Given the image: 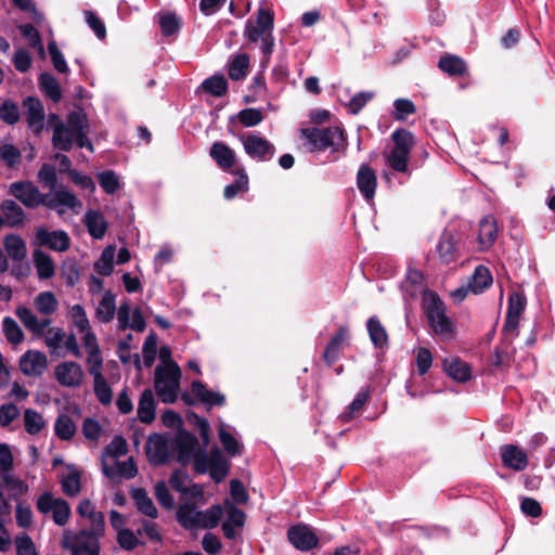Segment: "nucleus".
<instances>
[{"label": "nucleus", "mask_w": 555, "mask_h": 555, "mask_svg": "<svg viewBox=\"0 0 555 555\" xmlns=\"http://www.w3.org/2000/svg\"><path fill=\"white\" fill-rule=\"evenodd\" d=\"M103 474L108 478H114L117 474L127 479H132L138 475V467L132 457H129L127 461L117 462L116 469L112 466L103 464Z\"/></svg>", "instance_id": "34"}, {"label": "nucleus", "mask_w": 555, "mask_h": 555, "mask_svg": "<svg viewBox=\"0 0 555 555\" xmlns=\"http://www.w3.org/2000/svg\"><path fill=\"white\" fill-rule=\"evenodd\" d=\"M55 435L64 441L70 440L76 434V425L67 414H61L54 424Z\"/></svg>", "instance_id": "47"}, {"label": "nucleus", "mask_w": 555, "mask_h": 555, "mask_svg": "<svg viewBox=\"0 0 555 555\" xmlns=\"http://www.w3.org/2000/svg\"><path fill=\"white\" fill-rule=\"evenodd\" d=\"M197 449L201 447L196 436L183 428L178 429L173 439V450L177 451V461L182 466H186L191 462Z\"/></svg>", "instance_id": "10"}, {"label": "nucleus", "mask_w": 555, "mask_h": 555, "mask_svg": "<svg viewBox=\"0 0 555 555\" xmlns=\"http://www.w3.org/2000/svg\"><path fill=\"white\" fill-rule=\"evenodd\" d=\"M230 472V463L224 457L222 451L217 447L211 448V465L209 469L210 478L219 483L224 480Z\"/></svg>", "instance_id": "26"}, {"label": "nucleus", "mask_w": 555, "mask_h": 555, "mask_svg": "<svg viewBox=\"0 0 555 555\" xmlns=\"http://www.w3.org/2000/svg\"><path fill=\"white\" fill-rule=\"evenodd\" d=\"M0 158L8 167L13 168L21 163L22 154L13 144L4 143L0 145Z\"/></svg>", "instance_id": "63"}, {"label": "nucleus", "mask_w": 555, "mask_h": 555, "mask_svg": "<svg viewBox=\"0 0 555 555\" xmlns=\"http://www.w3.org/2000/svg\"><path fill=\"white\" fill-rule=\"evenodd\" d=\"M192 459L193 468L197 475H204L209 472L211 465V450L207 453L205 448L197 449V452Z\"/></svg>", "instance_id": "56"}, {"label": "nucleus", "mask_w": 555, "mask_h": 555, "mask_svg": "<svg viewBox=\"0 0 555 555\" xmlns=\"http://www.w3.org/2000/svg\"><path fill=\"white\" fill-rule=\"evenodd\" d=\"M48 51L55 70H57L61 74H67L69 72V68L55 40H51L48 42Z\"/></svg>", "instance_id": "61"}, {"label": "nucleus", "mask_w": 555, "mask_h": 555, "mask_svg": "<svg viewBox=\"0 0 555 555\" xmlns=\"http://www.w3.org/2000/svg\"><path fill=\"white\" fill-rule=\"evenodd\" d=\"M38 83L40 90L53 102L57 103L62 99L61 86L55 79V77L48 73L43 72L39 75Z\"/></svg>", "instance_id": "35"}, {"label": "nucleus", "mask_w": 555, "mask_h": 555, "mask_svg": "<svg viewBox=\"0 0 555 555\" xmlns=\"http://www.w3.org/2000/svg\"><path fill=\"white\" fill-rule=\"evenodd\" d=\"M23 106L26 109V119L28 127L36 133L43 129L44 109L41 101L35 96H26L23 100Z\"/></svg>", "instance_id": "18"}, {"label": "nucleus", "mask_w": 555, "mask_h": 555, "mask_svg": "<svg viewBox=\"0 0 555 555\" xmlns=\"http://www.w3.org/2000/svg\"><path fill=\"white\" fill-rule=\"evenodd\" d=\"M299 132L309 152H324L327 149L338 152L346 144L344 130L339 127H308L301 128Z\"/></svg>", "instance_id": "2"}, {"label": "nucleus", "mask_w": 555, "mask_h": 555, "mask_svg": "<svg viewBox=\"0 0 555 555\" xmlns=\"http://www.w3.org/2000/svg\"><path fill=\"white\" fill-rule=\"evenodd\" d=\"M20 107L14 101L7 99L0 104V120L9 126L20 121Z\"/></svg>", "instance_id": "51"}, {"label": "nucleus", "mask_w": 555, "mask_h": 555, "mask_svg": "<svg viewBox=\"0 0 555 555\" xmlns=\"http://www.w3.org/2000/svg\"><path fill=\"white\" fill-rule=\"evenodd\" d=\"M393 146L386 155V165L399 173L408 172L411 151L414 146L413 133L404 128H398L391 133Z\"/></svg>", "instance_id": "5"}, {"label": "nucleus", "mask_w": 555, "mask_h": 555, "mask_svg": "<svg viewBox=\"0 0 555 555\" xmlns=\"http://www.w3.org/2000/svg\"><path fill=\"white\" fill-rule=\"evenodd\" d=\"M21 34L28 39L29 46L38 50L41 56L44 55V48L39 31L33 24H23L20 26Z\"/></svg>", "instance_id": "55"}, {"label": "nucleus", "mask_w": 555, "mask_h": 555, "mask_svg": "<svg viewBox=\"0 0 555 555\" xmlns=\"http://www.w3.org/2000/svg\"><path fill=\"white\" fill-rule=\"evenodd\" d=\"M245 153L257 162H268L275 154V146L264 137L248 133L241 137Z\"/></svg>", "instance_id": "8"}, {"label": "nucleus", "mask_w": 555, "mask_h": 555, "mask_svg": "<svg viewBox=\"0 0 555 555\" xmlns=\"http://www.w3.org/2000/svg\"><path fill=\"white\" fill-rule=\"evenodd\" d=\"M4 249L8 257L12 260L11 274L13 278H27L30 272V266L26 261V244L24 240L15 234L7 235L4 238Z\"/></svg>", "instance_id": "7"}, {"label": "nucleus", "mask_w": 555, "mask_h": 555, "mask_svg": "<svg viewBox=\"0 0 555 555\" xmlns=\"http://www.w3.org/2000/svg\"><path fill=\"white\" fill-rule=\"evenodd\" d=\"M0 208L10 227H18L24 223L26 219L25 211L16 202L12 199H4L1 203Z\"/></svg>", "instance_id": "36"}, {"label": "nucleus", "mask_w": 555, "mask_h": 555, "mask_svg": "<svg viewBox=\"0 0 555 555\" xmlns=\"http://www.w3.org/2000/svg\"><path fill=\"white\" fill-rule=\"evenodd\" d=\"M93 390L101 404L108 405L112 403L113 391L103 374L93 377Z\"/></svg>", "instance_id": "49"}, {"label": "nucleus", "mask_w": 555, "mask_h": 555, "mask_svg": "<svg viewBox=\"0 0 555 555\" xmlns=\"http://www.w3.org/2000/svg\"><path fill=\"white\" fill-rule=\"evenodd\" d=\"M115 311V296L108 291L104 294L96 308V318L103 323H108L113 320Z\"/></svg>", "instance_id": "44"}, {"label": "nucleus", "mask_w": 555, "mask_h": 555, "mask_svg": "<svg viewBox=\"0 0 555 555\" xmlns=\"http://www.w3.org/2000/svg\"><path fill=\"white\" fill-rule=\"evenodd\" d=\"M370 399V390H361L357 393L356 398L346 408V410L339 415V420L341 423H349L356 413H359L363 410L365 403Z\"/></svg>", "instance_id": "41"}, {"label": "nucleus", "mask_w": 555, "mask_h": 555, "mask_svg": "<svg viewBox=\"0 0 555 555\" xmlns=\"http://www.w3.org/2000/svg\"><path fill=\"white\" fill-rule=\"evenodd\" d=\"M159 26L164 37H170L179 31L182 21L173 12H166L159 15Z\"/></svg>", "instance_id": "48"}, {"label": "nucleus", "mask_w": 555, "mask_h": 555, "mask_svg": "<svg viewBox=\"0 0 555 555\" xmlns=\"http://www.w3.org/2000/svg\"><path fill=\"white\" fill-rule=\"evenodd\" d=\"M16 555H38L33 539L27 533H21L15 538Z\"/></svg>", "instance_id": "64"}, {"label": "nucleus", "mask_w": 555, "mask_h": 555, "mask_svg": "<svg viewBox=\"0 0 555 555\" xmlns=\"http://www.w3.org/2000/svg\"><path fill=\"white\" fill-rule=\"evenodd\" d=\"M9 194L25 207L35 209L42 203L39 189L31 181H15L9 188Z\"/></svg>", "instance_id": "12"}, {"label": "nucleus", "mask_w": 555, "mask_h": 555, "mask_svg": "<svg viewBox=\"0 0 555 555\" xmlns=\"http://www.w3.org/2000/svg\"><path fill=\"white\" fill-rule=\"evenodd\" d=\"M236 177L235 181L225 185L223 196L225 199H233L238 193L247 192L249 189V178L243 167L231 170Z\"/></svg>", "instance_id": "32"}, {"label": "nucleus", "mask_w": 555, "mask_h": 555, "mask_svg": "<svg viewBox=\"0 0 555 555\" xmlns=\"http://www.w3.org/2000/svg\"><path fill=\"white\" fill-rule=\"evenodd\" d=\"M186 418L191 425L197 427L203 439L204 447H206L210 440V425L208 421L193 411H189L186 413Z\"/></svg>", "instance_id": "54"}, {"label": "nucleus", "mask_w": 555, "mask_h": 555, "mask_svg": "<svg viewBox=\"0 0 555 555\" xmlns=\"http://www.w3.org/2000/svg\"><path fill=\"white\" fill-rule=\"evenodd\" d=\"M236 118L244 127H255L263 120L264 116L259 108H244L238 112Z\"/></svg>", "instance_id": "59"}, {"label": "nucleus", "mask_w": 555, "mask_h": 555, "mask_svg": "<svg viewBox=\"0 0 555 555\" xmlns=\"http://www.w3.org/2000/svg\"><path fill=\"white\" fill-rule=\"evenodd\" d=\"M443 369L448 376L459 383H465L472 377L470 366L459 358L452 359L451 361L444 360Z\"/></svg>", "instance_id": "31"}, {"label": "nucleus", "mask_w": 555, "mask_h": 555, "mask_svg": "<svg viewBox=\"0 0 555 555\" xmlns=\"http://www.w3.org/2000/svg\"><path fill=\"white\" fill-rule=\"evenodd\" d=\"M438 67L450 77H463L467 73V65L465 61L453 54H444L440 56Z\"/></svg>", "instance_id": "28"}, {"label": "nucleus", "mask_w": 555, "mask_h": 555, "mask_svg": "<svg viewBox=\"0 0 555 555\" xmlns=\"http://www.w3.org/2000/svg\"><path fill=\"white\" fill-rule=\"evenodd\" d=\"M130 496L139 513L153 519L158 517V511L144 488H132Z\"/></svg>", "instance_id": "27"}, {"label": "nucleus", "mask_w": 555, "mask_h": 555, "mask_svg": "<svg viewBox=\"0 0 555 555\" xmlns=\"http://www.w3.org/2000/svg\"><path fill=\"white\" fill-rule=\"evenodd\" d=\"M35 243L54 251H65L70 247V237L63 230L49 231L46 228H37Z\"/></svg>", "instance_id": "11"}, {"label": "nucleus", "mask_w": 555, "mask_h": 555, "mask_svg": "<svg viewBox=\"0 0 555 555\" xmlns=\"http://www.w3.org/2000/svg\"><path fill=\"white\" fill-rule=\"evenodd\" d=\"M249 56L246 53L237 54L229 64V77L238 81L244 79L248 74Z\"/></svg>", "instance_id": "42"}, {"label": "nucleus", "mask_w": 555, "mask_h": 555, "mask_svg": "<svg viewBox=\"0 0 555 555\" xmlns=\"http://www.w3.org/2000/svg\"><path fill=\"white\" fill-rule=\"evenodd\" d=\"M51 513L53 521L57 526H65L69 520L72 512L69 504L64 499L57 498L55 506Z\"/></svg>", "instance_id": "62"}, {"label": "nucleus", "mask_w": 555, "mask_h": 555, "mask_svg": "<svg viewBox=\"0 0 555 555\" xmlns=\"http://www.w3.org/2000/svg\"><path fill=\"white\" fill-rule=\"evenodd\" d=\"M70 468V466H68ZM73 470L61 479L62 491L67 496H76L81 491V474L74 466Z\"/></svg>", "instance_id": "46"}, {"label": "nucleus", "mask_w": 555, "mask_h": 555, "mask_svg": "<svg viewBox=\"0 0 555 555\" xmlns=\"http://www.w3.org/2000/svg\"><path fill=\"white\" fill-rule=\"evenodd\" d=\"M357 186L366 201H372L377 188V177L369 164H362L357 172Z\"/></svg>", "instance_id": "20"}, {"label": "nucleus", "mask_w": 555, "mask_h": 555, "mask_svg": "<svg viewBox=\"0 0 555 555\" xmlns=\"http://www.w3.org/2000/svg\"><path fill=\"white\" fill-rule=\"evenodd\" d=\"M55 378L64 387H78L82 382L83 371L80 364L65 361L55 367Z\"/></svg>", "instance_id": "14"}, {"label": "nucleus", "mask_w": 555, "mask_h": 555, "mask_svg": "<svg viewBox=\"0 0 555 555\" xmlns=\"http://www.w3.org/2000/svg\"><path fill=\"white\" fill-rule=\"evenodd\" d=\"M24 426L27 434L37 435L43 429L46 422L36 410L26 409L24 411Z\"/></svg>", "instance_id": "50"}, {"label": "nucleus", "mask_w": 555, "mask_h": 555, "mask_svg": "<svg viewBox=\"0 0 555 555\" xmlns=\"http://www.w3.org/2000/svg\"><path fill=\"white\" fill-rule=\"evenodd\" d=\"M100 186L109 195L115 194L120 189V181L114 170H104L98 175Z\"/></svg>", "instance_id": "52"}, {"label": "nucleus", "mask_w": 555, "mask_h": 555, "mask_svg": "<svg viewBox=\"0 0 555 555\" xmlns=\"http://www.w3.org/2000/svg\"><path fill=\"white\" fill-rule=\"evenodd\" d=\"M222 515L223 509L220 504H215L206 511H196L194 504L184 503L178 507L176 517L185 530H194L197 528H216Z\"/></svg>", "instance_id": "3"}, {"label": "nucleus", "mask_w": 555, "mask_h": 555, "mask_svg": "<svg viewBox=\"0 0 555 555\" xmlns=\"http://www.w3.org/2000/svg\"><path fill=\"white\" fill-rule=\"evenodd\" d=\"M367 332L372 344L375 348H384L388 346V334L376 317H371L367 322Z\"/></svg>", "instance_id": "39"}, {"label": "nucleus", "mask_w": 555, "mask_h": 555, "mask_svg": "<svg viewBox=\"0 0 555 555\" xmlns=\"http://www.w3.org/2000/svg\"><path fill=\"white\" fill-rule=\"evenodd\" d=\"M34 266L37 270L38 278H53L55 267L52 258L41 249H35L33 253Z\"/></svg>", "instance_id": "37"}, {"label": "nucleus", "mask_w": 555, "mask_h": 555, "mask_svg": "<svg viewBox=\"0 0 555 555\" xmlns=\"http://www.w3.org/2000/svg\"><path fill=\"white\" fill-rule=\"evenodd\" d=\"M422 309L434 333L443 337H451L455 333L454 325L447 315L446 304L438 293L425 288L422 292Z\"/></svg>", "instance_id": "1"}, {"label": "nucleus", "mask_w": 555, "mask_h": 555, "mask_svg": "<svg viewBox=\"0 0 555 555\" xmlns=\"http://www.w3.org/2000/svg\"><path fill=\"white\" fill-rule=\"evenodd\" d=\"M16 315L21 322L35 334L41 335L44 328L50 324V320L39 321L34 312L27 307H18Z\"/></svg>", "instance_id": "33"}, {"label": "nucleus", "mask_w": 555, "mask_h": 555, "mask_svg": "<svg viewBox=\"0 0 555 555\" xmlns=\"http://www.w3.org/2000/svg\"><path fill=\"white\" fill-rule=\"evenodd\" d=\"M85 224L89 234L96 240L102 238L107 231V222L99 210H88L85 216Z\"/></svg>", "instance_id": "30"}, {"label": "nucleus", "mask_w": 555, "mask_h": 555, "mask_svg": "<svg viewBox=\"0 0 555 555\" xmlns=\"http://www.w3.org/2000/svg\"><path fill=\"white\" fill-rule=\"evenodd\" d=\"M155 400L151 389H145L140 396L138 404V418L143 424H151L155 420Z\"/></svg>", "instance_id": "29"}, {"label": "nucleus", "mask_w": 555, "mask_h": 555, "mask_svg": "<svg viewBox=\"0 0 555 555\" xmlns=\"http://www.w3.org/2000/svg\"><path fill=\"white\" fill-rule=\"evenodd\" d=\"M116 540L118 545L125 551H133L137 546L144 544L137 538V534L128 528L120 529Z\"/></svg>", "instance_id": "60"}, {"label": "nucleus", "mask_w": 555, "mask_h": 555, "mask_svg": "<svg viewBox=\"0 0 555 555\" xmlns=\"http://www.w3.org/2000/svg\"><path fill=\"white\" fill-rule=\"evenodd\" d=\"M244 34L251 42H257L259 39H261L262 42L260 49L263 54V61L269 62L275 46L273 35L262 30V28L255 25L251 20L247 21Z\"/></svg>", "instance_id": "15"}, {"label": "nucleus", "mask_w": 555, "mask_h": 555, "mask_svg": "<svg viewBox=\"0 0 555 555\" xmlns=\"http://www.w3.org/2000/svg\"><path fill=\"white\" fill-rule=\"evenodd\" d=\"M209 156L216 162L218 167L223 171L233 170L236 157L235 152L223 142H214L209 150Z\"/></svg>", "instance_id": "22"}, {"label": "nucleus", "mask_w": 555, "mask_h": 555, "mask_svg": "<svg viewBox=\"0 0 555 555\" xmlns=\"http://www.w3.org/2000/svg\"><path fill=\"white\" fill-rule=\"evenodd\" d=\"M501 459L505 467L516 472H522L528 465L526 452L515 444H505L501 448Z\"/></svg>", "instance_id": "21"}, {"label": "nucleus", "mask_w": 555, "mask_h": 555, "mask_svg": "<svg viewBox=\"0 0 555 555\" xmlns=\"http://www.w3.org/2000/svg\"><path fill=\"white\" fill-rule=\"evenodd\" d=\"M36 308L40 313L51 314L57 308L55 296L50 292L40 293L35 300Z\"/></svg>", "instance_id": "57"}, {"label": "nucleus", "mask_w": 555, "mask_h": 555, "mask_svg": "<svg viewBox=\"0 0 555 555\" xmlns=\"http://www.w3.org/2000/svg\"><path fill=\"white\" fill-rule=\"evenodd\" d=\"M219 440L228 455L234 457L243 453L244 447L237 439L227 430L225 424L221 423L218 429Z\"/></svg>", "instance_id": "40"}, {"label": "nucleus", "mask_w": 555, "mask_h": 555, "mask_svg": "<svg viewBox=\"0 0 555 555\" xmlns=\"http://www.w3.org/2000/svg\"><path fill=\"white\" fill-rule=\"evenodd\" d=\"M146 453L149 461L154 466L164 465L169 459V446L165 437L154 434L149 437Z\"/></svg>", "instance_id": "17"}, {"label": "nucleus", "mask_w": 555, "mask_h": 555, "mask_svg": "<svg viewBox=\"0 0 555 555\" xmlns=\"http://www.w3.org/2000/svg\"><path fill=\"white\" fill-rule=\"evenodd\" d=\"M191 391L196 399L208 408L223 406L225 404V396L219 391L209 390L201 380H193Z\"/></svg>", "instance_id": "23"}, {"label": "nucleus", "mask_w": 555, "mask_h": 555, "mask_svg": "<svg viewBox=\"0 0 555 555\" xmlns=\"http://www.w3.org/2000/svg\"><path fill=\"white\" fill-rule=\"evenodd\" d=\"M201 89L215 98H221L228 92V81L222 74H215L202 82Z\"/></svg>", "instance_id": "38"}, {"label": "nucleus", "mask_w": 555, "mask_h": 555, "mask_svg": "<svg viewBox=\"0 0 555 555\" xmlns=\"http://www.w3.org/2000/svg\"><path fill=\"white\" fill-rule=\"evenodd\" d=\"M142 352L144 365L151 367L154 364L157 352V335L154 332L150 333L145 338Z\"/></svg>", "instance_id": "58"}, {"label": "nucleus", "mask_w": 555, "mask_h": 555, "mask_svg": "<svg viewBox=\"0 0 555 555\" xmlns=\"http://www.w3.org/2000/svg\"><path fill=\"white\" fill-rule=\"evenodd\" d=\"M48 364L47 357L40 351H27L20 360V367L26 376H39Z\"/></svg>", "instance_id": "19"}, {"label": "nucleus", "mask_w": 555, "mask_h": 555, "mask_svg": "<svg viewBox=\"0 0 555 555\" xmlns=\"http://www.w3.org/2000/svg\"><path fill=\"white\" fill-rule=\"evenodd\" d=\"M348 336V328L345 325L339 326L335 335L331 338L323 352V360L332 366L340 357L343 345Z\"/></svg>", "instance_id": "24"}, {"label": "nucleus", "mask_w": 555, "mask_h": 555, "mask_svg": "<svg viewBox=\"0 0 555 555\" xmlns=\"http://www.w3.org/2000/svg\"><path fill=\"white\" fill-rule=\"evenodd\" d=\"M180 378L181 370L173 361L155 369V390L164 403L177 401Z\"/></svg>", "instance_id": "6"}, {"label": "nucleus", "mask_w": 555, "mask_h": 555, "mask_svg": "<svg viewBox=\"0 0 555 555\" xmlns=\"http://www.w3.org/2000/svg\"><path fill=\"white\" fill-rule=\"evenodd\" d=\"M1 481L9 490L10 499L17 501L18 498L28 492V485L18 477H14L11 474H4L1 476Z\"/></svg>", "instance_id": "45"}, {"label": "nucleus", "mask_w": 555, "mask_h": 555, "mask_svg": "<svg viewBox=\"0 0 555 555\" xmlns=\"http://www.w3.org/2000/svg\"><path fill=\"white\" fill-rule=\"evenodd\" d=\"M116 248L113 245L106 246L100 258L94 262V271L102 276H108L113 272V263Z\"/></svg>", "instance_id": "43"}, {"label": "nucleus", "mask_w": 555, "mask_h": 555, "mask_svg": "<svg viewBox=\"0 0 555 555\" xmlns=\"http://www.w3.org/2000/svg\"><path fill=\"white\" fill-rule=\"evenodd\" d=\"M498 225L492 216H486L479 222L478 243L480 249L490 248L496 240Z\"/></svg>", "instance_id": "25"}, {"label": "nucleus", "mask_w": 555, "mask_h": 555, "mask_svg": "<svg viewBox=\"0 0 555 555\" xmlns=\"http://www.w3.org/2000/svg\"><path fill=\"white\" fill-rule=\"evenodd\" d=\"M63 546L72 552V555H100V541L86 529L79 530L69 540H64Z\"/></svg>", "instance_id": "9"}, {"label": "nucleus", "mask_w": 555, "mask_h": 555, "mask_svg": "<svg viewBox=\"0 0 555 555\" xmlns=\"http://www.w3.org/2000/svg\"><path fill=\"white\" fill-rule=\"evenodd\" d=\"M3 332L9 343L17 345L24 340V333L16 321L5 317L2 321Z\"/></svg>", "instance_id": "53"}, {"label": "nucleus", "mask_w": 555, "mask_h": 555, "mask_svg": "<svg viewBox=\"0 0 555 555\" xmlns=\"http://www.w3.org/2000/svg\"><path fill=\"white\" fill-rule=\"evenodd\" d=\"M89 129L87 114L81 107L68 113L66 124L57 121L53 128L52 145L63 152H69L73 147V133Z\"/></svg>", "instance_id": "4"}, {"label": "nucleus", "mask_w": 555, "mask_h": 555, "mask_svg": "<svg viewBox=\"0 0 555 555\" xmlns=\"http://www.w3.org/2000/svg\"><path fill=\"white\" fill-rule=\"evenodd\" d=\"M287 538L291 544L302 552L313 550L319 545L318 535L307 525L292 526L287 530Z\"/></svg>", "instance_id": "13"}, {"label": "nucleus", "mask_w": 555, "mask_h": 555, "mask_svg": "<svg viewBox=\"0 0 555 555\" xmlns=\"http://www.w3.org/2000/svg\"><path fill=\"white\" fill-rule=\"evenodd\" d=\"M436 251L441 263L449 264L455 261L460 253L459 240L451 231H443L436 246Z\"/></svg>", "instance_id": "16"}]
</instances>
